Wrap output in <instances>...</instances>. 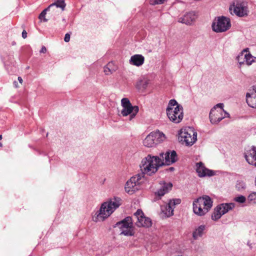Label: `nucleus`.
Listing matches in <instances>:
<instances>
[{
	"label": "nucleus",
	"instance_id": "obj_1",
	"mask_svg": "<svg viewBox=\"0 0 256 256\" xmlns=\"http://www.w3.org/2000/svg\"><path fill=\"white\" fill-rule=\"evenodd\" d=\"M163 160L158 156L148 154L144 158L140 164V174L151 176L156 174L160 166L164 164Z\"/></svg>",
	"mask_w": 256,
	"mask_h": 256
},
{
	"label": "nucleus",
	"instance_id": "obj_8",
	"mask_svg": "<svg viewBox=\"0 0 256 256\" xmlns=\"http://www.w3.org/2000/svg\"><path fill=\"white\" fill-rule=\"evenodd\" d=\"M223 104H218L214 106L210 113V120L212 123L220 122L226 117H229L230 114L223 109Z\"/></svg>",
	"mask_w": 256,
	"mask_h": 256
},
{
	"label": "nucleus",
	"instance_id": "obj_32",
	"mask_svg": "<svg viewBox=\"0 0 256 256\" xmlns=\"http://www.w3.org/2000/svg\"><path fill=\"white\" fill-rule=\"evenodd\" d=\"M64 40L66 42H68L70 40V34H66L65 35Z\"/></svg>",
	"mask_w": 256,
	"mask_h": 256
},
{
	"label": "nucleus",
	"instance_id": "obj_22",
	"mask_svg": "<svg viewBox=\"0 0 256 256\" xmlns=\"http://www.w3.org/2000/svg\"><path fill=\"white\" fill-rule=\"evenodd\" d=\"M144 61V58L141 54H134L131 56L130 63L131 64L140 66L143 64Z\"/></svg>",
	"mask_w": 256,
	"mask_h": 256
},
{
	"label": "nucleus",
	"instance_id": "obj_20",
	"mask_svg": "<svg viewBox=\"0 0 256 256\" xmlns=\"http://www.w3.org/2000/svg\"><path fill=\"white\" fill-rule=\"evenodd\" d=\"M245 158L248 162L256 166V147L253 146L245 153Z\"/></svg>",
	"mask_w": 256,
	"mask_h": 256
},
{
	"label": "nucleus",
	"instance_id": "obj_5",
	"mask_svg": "<svg viewBox=\"0 0 256 256\" xmlns=\"http://www.w3.org/2000/svg\"><path fill=\"white\" fill-rule=\"evenodd\" d=\"M179 135L180 140L186 146H192L197 140V133L192 127L182 128Z\"/></svg>",
	"mask_w": 256,
	"mask_h": 256
},
{
	"label": "nucleus",
	"instance_id": "obj_16",
	"mask_svg": "<svg viewBox=\"0 0 256 256\" xmlns=\"http://www.w3.org/2000/svg\"><path fill=\"white\" fill-rule=\"evenodd\" d=\"M237 60L240 65L245 63L250 66L254 62V58L250 54L247 53V50H244L238 56Z\"/></svg>",
	"mask_w": 256,
	"mask_h": 256
},
{
	"label": "nucleus",
	"instance_id": "obj_4",
	"mask_svg": "<svg viewBox=\"0 0 256 256\" xmlns=\"http://www.w3.org/2000/svg\"><path fill=\"white\" fill-rule=\"evenodd\" d=\"M167 115L172 122L178 124L183 118V108L174 100H171L166 109Z\"/></svg>",
	"mask_w": 256,
	"mask_h": 256
},
{
	"label": "nucleus",
	"instance_id": "obj_13",
	"mask_svg": "<svg viewBox=\"0 0 256 256\" xmlns=\"http://www.w3.org/2000/svg\"><path fill=\"white\" fill-rule=\"evenodd\" d=\"M229 9L232 14H234L241 17L247 16L248 12L246 4L244 2H234Z\"/></svg>",
	"mask_w": 256,
	"mask_h": 256
},
{
	"label": "nucleus",
	"instance_id": "obj_17",
	"mask_svg": "<svg viewBox=\"0 0 256 256\" xmlns=\"http://www.w3.org/2000/svg\"><path fill=\"white\" fill-rule=\"evenodd\" d=\"M196 172L198 174L200 177L212 176L214 175V172L206 168L202 162L196 163Z\"/></svg>",
	"mask_w": 256,
	"mask_h": 256
},
{
	"label": "nucleus",
	"instance_id": "obj_21",
	"mask_svg": "<svg viewBox=\"0 0 256 256\" xmlns=\"http://www.w3.org/2000/svg\"><path fill=\"white\" fill-rule=\"evenodd\" d=\"M246 97L248 105L252 108H256V87H254L250 92H248Z\"/></svg>",
	"mask_w": 256,
	"mask_h": 256
},
{
	"label": "nucleus",
	"instance_id": "obj_12",
	"mask_svg": "<svg viewBox=\"0 0 256 256\" xmlns=\"http://www.w3.org/2000/svg\"><path fill=\"white\" fill-rule=\"evenodd\" d=\"M234 207V204L233 203L222 204L218 205L215 208L213 213L212 214V220H217L221 216L228 212L230 210H232Z\"/></svg>",
	"mask_w": 256,
	"mask_h": 256
},
{
	"label": "nucleus",
	"instance_id": "obj_26",
	"mask_svg": "<svg viewBox=\"0 0 256 256\" xmlns=\"http://www.w3.org/2000/svg\"><path fill=\"white\" fill-rule=\"evenodd\" d=\"M56 6L57 8H62V10H64V8L66 7V4L64 2V0H57L54 3L51 4L48 8V9H49L50 8Z\"/></svg>",
	"mask_w": 256,
	"mask_h": 256
},
{
	"label": "nucleus",
	"instance_id": "obj_24",
	"mask_svg": "<svg viewBox=\"0 0 256 256\" xmlns=\"http://www.w3.org/2000/svg\"><path fill=\"white\" fill-rule=\"evenodd\" d=\"M149 84V80L146 79H143L138 80L136 84V87L138 89L140 90H145Z\"/></svg>",
	"mask_w": 256,
	"mask_h": 256
},
{
	"label": "nucleus",
	"instance_id": "obj_10",
	"mask_svg": "<svg viewBox=\"0 0 256 256\" xmlns=\"http://www.w3.org/2000/svg\"><path fill=\"white\" fill-rule=\"evenodd\" d=\"M122 105L123 107L121 112L122 115L123 116H127L130 114V120L133 118L138 112V106H133L129 100L127 98H123L122 100Z\"/></svg>",
	"mask_w": 256,
	"mask_h": 256
},
{
	"label": "nucleus",
	"instance_id": "obj_6",
	"mask_svg": "<svg viewBox=\"0 0 256 256\" xmlns=\"http://www.w3.org/2000/svg\"><path fill=\"white\" fill-rule=\"evenodd\" d=\"M166 138L162 132L158 131H154L148 134L143 140V144L148 148H152L157 144L164 141Z\"/></svg>",
	"mask_w": 256,
	"mask_h": 256
},
{
	"label": "nucleus",
	"instance_id": "obj_35",
	"mask_svg": "<svg viewBox=\"0 0 256 256\" xmlns=\"http://www.w3.org/2000/svg\"><path fill=\"white\" fill-rule=\"evenodd\" d=\"M18 80L19 82H20L21 84H22V78L21 77H18Z\"/></svg>",
	"mask_w": 256,
	"mask_h": 256
},
{
	"label": "nucleus",
	"instance_id": "obj_37",
	"mask_svg": "<svg viewBox=\"0 0 256 256\" xmlns=\"http://www.w3.org/2000/svg\"><path fill=\"white\" fill-rule=\"evenodd\" d=\"M2 139V135H0V140Z\"/></svg>",
	"mask_w": 256,
	"mask_h": 256
},
{
	"label": "nucleus",
	"instance_id": "obj_34",
	"mask_svg": "<svg viewBox=\"0 0 256 256\" xmlns=\"http://www.w3.org/2000/svg\"><path fill=\"white\" fill-rule=\"evenodd\" d=\"M40 52L41 53H46V48L45 46H43L42 48V49L41 50H40Z\"/></svg>",
	"mask_w": 256,
	"mask_h": 256
},
{
	"label": "nucleus",
	"instance_id": "obj_28",
	"mask_svg": "<svg viewBox=\"0 0 256 256\" xmlns=\"http://www.w3.org/2000/svg\"><path fill=\"white\" fill-rule=\"evenodd\" d=\"M248 201L250 204H256V192H252L248 196Z\"/></svg>",
	"mask_w": 256,
	"mask_h": 256
},
{
	"label": "nucleus",
	"instance_id": "obj_2",
	"mask_svg": "<svg viewBox=\"0 0 256 256\" xmlns=\"http://www.w3.org/2000/svg\"><path fill=\"white\" fill-rule=\"evenodd\" d=\"M122 204L120 198H114L102 203L98 211L96 214V222L104 220L110 216Z\"/></svg>",
	"mask_w": 256,
	"mask_h": 256
},
{
	"label": "nucleus",
	"instance_id": "obj_11",
	"mask_svg": "<svg viewBox=\"0 0 256 256\" xmlns=\"http://www.w3.org/2000/svg\"><path fill=\"white\" fill-rule=\"evenodd\" d=\"M116 226L121 230V234L125 236H132L134 234V230L132 227V218L127 217L124 220L118 222Z\"/></svg>",
	"mask_w": 256,
	"mask_h": 256
},
{
	"label": "nucleus",
	"instance_id": "obj_25",
	"mask_svg": "<svg viewBox=\"0 0 256 256\" xmlns=\"http://www.w3.org/2000/svg\"><path fill=\"white\" fill-rule=\"evenodd\" d=\"M115 70L116 68H114V64L112 62H108L104 68V71L106 75L112 74Z\"/></svg>",
	"mask_w": 256,
	"mask_h": 256
},
{
	"label": "nucleus",
	"instance_id": "obj_31",
	"mask_svg": "<svg viewBox=\"0 0 256 256\" xmlns=\"http://www.w3.org/2000/svg\"><path fill=\"white\" fill-rule=\"evenodd\" d=\"M165 0H154L152 4H161L164 2Z\"/></svg>",
	"mask_w": 256,
	"mask_h": 256
},
{
	"label": "nucleus",
	"instance_id": "obj_14",
	"mask_svg": "<svg viewBox=\"0 0 256 256\" xmlns=\"http://www.w3.org/2000/svg\"><path fill=\"white\" fill-rule=\"evenodd\" d=\"M134 216L136 219V224L138 226L149 227L152 225L150 218L144 216L141 210H138L134 214Z\"/></svg>",
	"mask_w": 256,
	"mask_h": 256
},
{
	"label": "nucleus",
	"instance_id": "obj_38",
	"mask_svg": "<svg viewBox=\"0 0 256 256\" xmlns=\"http://www.w3.org/2000/svg\"><path fill=\"white\" fill-rule=\"evenodd\" d=\"M2 144L1 142H0V147H2Z\"/></svg>",
	"mask_w": 256,
	"mask_h": 256
},
{
	"label": "nucleus",
	"instance_id": "obj_27",
	"mask_svg": "<svg viewBox=\"0 0 256 256\" xmlns=\"http://www.w3.org/2000/svg\"><path fill=\"white\" fill-rule=\"evenodd\" d=\"M205 230L204 226H200L196 230L193 232V237L196 239L199 236H201Z\"/></svg>",
	"mask_w": 256,
	"mask_h": 256
},
{
	"label": "nucleus",
	"instance_id": "obj_30",
	"mask_svg": "<svg viewBox=\"0 0 256 256\" xmlns=\"http://www.w3.org/2000/svg\"><path fill=\"white\" fill-rule=\"evenodd\" d=\"M48 9H46L44 10H43L41 14H40L39 16V18L40 19H42V18H44V22H46L47 21V20L46 18H45V15L46 14V10H48Z\"/></svg>",
	"mask_w": 256,
	"mask_h": 256
},
{
	"label": "nucleus",
	"instance_id": "obj_9",
	"mask_svg": "<svg viewBox=\"0 0 256 256\" xmlns=\"http://www.w3.org/2000/svg\"><path fill=\"white\" fill-rule=\"evenodd\" d=\"M230 26V19L224 16L218 17L212 24V30L217 32H226Z\"/></svg>",
	"mask_w": 256,
	"mask_h": 256
},
{
	"label": "nucleus",
	"instance_id": "obj_18",
	"mask_svg": "<svg viewBox=\"0 0 256 256\" xmlns=\"http://www.w3.org/2000/svg\"><path fill=\"white\" fill-rule=\"evenodd\" d=\"M160 156L163 158L162 160H165V164L170 165L175 162L178 160V156L174 150L167 152L165 154H161Z\"/></svg>",
	"mask_w": 256,
	"mask_h": 256
},
{
	"label": "nucleus",
	"instance_id": "obj_23",
	"mask_svg": "<svg viewBox=\"0 0 256 256\" xmlns=\"http://www.w3.org/2000/svg\"><path fill=\"white\" fill-rule=\"evenodd\" d=\"M195 18L196 16L193 12H188L180 18L179 21L186 24H190Z\"/></svg>",
	"mask_w": 256,
	"mask_h": 256
},
{
	"label": "nucleus",
	"instance_id": "obj_3",
	"mask_svg": "<svg viewBox=\"0 0 256 256\" xmlns=\"http://www.w3.org/2000/svg\"><path fill=\"white\" fill-rule=\"evenodd\" d=\"M212 201L207 196L200 197L193 202V210L198 216L205 215L211 208Z\"/></svg>",
	"mask_w": 256,
	"mask_h": 256
},
{
	"label": "nucleus",
	"instance_id": "obj_15",
	"mask_svg": "<svg viewBox=\"0 0 256 256\" xmlns=\"http://www.w3.org/2000/svg\"><path fill=\"white\" fill-rule=\"evenodd\" d=\"M181 200L179 198L170 200L168 203L164 206H161V210L166 217H170L173 215L175 206L180 203Z\"/></svg>",
	"mask_w": 256,
	"mask_h": 256
},
{
	"label": "nucleus",
	"instance_id": "obj_19",
	"mask_svg": "<svg viewBox=\"0 0 256 256\" xmlns=\"http://www.w3.org/2000/svg\"><path fill=\"white\" fill-rule=\"evenodd\" d=\"M160 185L158 190L155 192V195L158 198H160L164 194L168 193L172 187V184L170 182L160 183Z\"/></svg>",
	"mask_w": 256,
	"mask_h": 256
},
{
	"label": "nucleus",
	"instance_id": "obj_29",
	"mask_svg": "<svg viewBox=\"0 0 256 256\" xmlns=\"http://www.w3.org/2000/svg\"><path fill=\"white\" fill-rule=\"evenodd\" d=\"M234 200L239 203H244L245 202L246 198L244 196H236L234 198Z\"/></svg>",
	"mask_w": 256,
	"mask_h": 256
},
{
	"label": "nucleus",
	"instance_id": "obj_36",
	"mask_svg": "<svg viewBox=\"0 0 256 256\" xmlns=\"http://www.w3.org/2000/svg\"><path fill=\"white\" fill-rule=\"evenodd\" d=\"M17 84L18 83L16 82H14V84L15 85L16 87H18Z\"/></svg>",
	"mask_w": 256,
	"mask_h": 256
},
{
	"label": "nucleus",
	"instance_id": "obj_33",
	"mask_svg": "<svg viewBox=\"0 0 256 256\" xmlns=\"http://www.w3.org/2000/svg\"><path fill=\"white\" fill-rule=\"evenodd\" d=\"M22 36L24 38H26L27 37V32L25 30H24L22 32Z\"/></svg>",
	"mask_w": 256,
	"mask_h": 256
},
{
	"label": "nucleus",
	"instance_id": "obj_7",
	"mask_svg": "<svg viewBox=\"0 0 256 256\" xmlns=\"http://www.w3.org/2000/svg\"><path fill=\"white\" fill-rule=\"evenodd\" d=\"M144 180V177L142 174H138L132 176L126 184V191L128 194H133L140 188V186Z\"/></svg>",
	"mask_w": 256,
	"mask_h": 256
}]
</instances>
